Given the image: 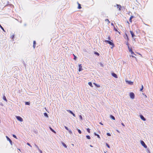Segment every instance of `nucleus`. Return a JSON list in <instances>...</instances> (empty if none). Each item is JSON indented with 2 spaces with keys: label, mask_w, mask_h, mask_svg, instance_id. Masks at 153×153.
<instances>
[{
  "label": "nucleus",
  "mask_w": 153,
  "mask_h": 153,
  "mask_svg": "<svg viewBox=\"0 0 153 153\" xmlns=\"http://www.w3.org/2000/svg\"><path fill=\"white\" fill-rule=\"evenodd\" d=\"M93 84L95 85V86L96 87H97V88H99V87H100V85L97 84V83H95L94 82L93 83Z\"/></svg>",
  "instance_id": "nucleus-15"
},
{
  "label": "nucleus",
  "mask_w": 153,
  "mask_h": 153,
  "mask_svg": "<svg viewBox=\"0 0 153 153\" xmlns=\"http://www.w3.org/2000/svg\"><path fill=\"white\" fill-rule=\"evenodd\" d=\"M131 56L132 57H133V58H136V57L134 56L133 55H132V56Z\"/></svg>",
  "instance_id": "nucleus-54"
},
{
  "label": "nucleus",
  "mask_w": 153,
  "mask_h": 153,
  "mask_svg": "<svg viewBox=\"0 0 153 153\" xmlns=\"http://www.w3.org/2000/svg\"><path fill=\"white\" fill-rule=\"evenodd\" d=\"M72 114L73 115V116L74 117H75L76 116H75V114L74 113H72Z\"/></svg>",
  "instance_id": "nucleus-48"
},
{
  "label": "nucleus",
  "mask_w": 153,
  "mask_h": 153,
  "mask_svg": "<svg viewBox=\"0 0 153 153\" xmlns=\"http://www.w3.org/2000/svg\"><path fill=\"white\" fill-rule=\"evenodd\" d=\"M9 6L11 8L13 7H14V6L11 4H7L6 6Z\"/></svg>",
  "instance_id": "nucleus-14"
},
{
  "label": "nucleus",
  "mask_w": 153,
  "mask_h": 153,
  "mask_svg": "<svg viewBox=\"0 0 153 153\" xmlns=\"http://www.w3.org/2000/svg\"><path fill=\"white\" fill-rule=\"evenodd\" d=\"M128 49L129 50V52L131 53V54L136 55L133 52L132 49L131 48H130L129 47H128Z\"/></svg>",
  "instance_id": "nucleus-6"
},
{
  "label": "nucleus",
  "mask_w": 153,
  "mask_h": 153,
  "mask_svg": "<svg viewBox=\"0 0 153 153\" xmlns=\"http://www.w3.org/2000/svg\"><path fill=\"white\" fill-rule=\"evenodd\" d=\"M79 118L81 120H82V117L81 115H79Z\"/></svg>",
  "instance_id": "nucleus-36"
},
{
  "label": "nucleus",
  "mask_w": 153,
  "mask_h": 153,
  "mask_svg": "<svg viewBox=\"0 0 153 153\" xmlns=\"http://www.w3.org/2000/svg\"><path fill=\"white\" fill-rule=\"evenodd\" d=\"M130 33L131 34V36H132V38H133L135 36V35L133 31L131 30L130 31Z\"/></svg>",
  "instance_id": "nucleus-11"
},
{
  "label": "nucleus",
  "mask_w": 153,
  "mask_h": 153,
  "mask_svg": "<svg viewBox=\"0 0 153 153\" xmlns=\"http://www.w3.org/2000/svg\"><path fill=\"white\" fill-rule=\"evenodd\" d=\"M64 127L66 130H69V129L68 127H67L66 126H65Z\"/></svg>",
  "instance_id": "nucleus-40"
},
{
  "label": "nucleus",
  "mask_w": 153,
  "mask_h": 153,
  "mask_svg": "<svg viewBox=\"0 0 153 153\" xmlns=\"http://www.w3.org/2000/svg\"><path fill=\"white\" fill-rule=\"evenodd\" d=\"M14 36H15V35L13 34L11 36L12 39V40L13 41L14 40Z\"/></svg>",
  "instance_id": "nucleus-32"
},
{
  "label": "nucleus",
  "mask_w": 153,
  "mask_h": 153,
  "mask_svg": "<svg viewBox=\"0 0 153 153\" xmlns=\"http://www.w3.org/2000/svg\"><path fill=\"white\" fill-rule=\"evenodd\" d=\"M114 30L116 31H117V29L115 27H114Z\"/></svg>",
  "instance_id": "nucleus-49"
},
{
  "label": "nucleus",
  "mask_w": 153,
  "mask_h": 153,
  "mask_svg": "<svg viewBox=\"0 0 153 153\" xmlns=\"http://www.w3.org/2000/svg\"><path fill=\"white\" fill-rule=\"evenodd\" d=\"M106 145L108 148H110V146L107 143H106Z\"/></svg>",
  "instance_id": "nucleus-34"
},
{
  "label": "nucleus",
  "mask_w": 153,
  "mask_h": 153,
  "mask_svg": "<svg viewBox=\"0 0 153 153\" xmlns=\"http://www.w3.org/2000/svg\"><path fill=\"white\" fill-rule=\"evenodd\" d=\"M38 150H39V152H40V153H42V152L41 150L39 149Z\"/></svg>",
  "instance_id": "nucleus-45"
},
{
  "label": "nucleus",
  "mask_w": 153,
  "mask_h": 153,
  "mask_svg": "<svg viewBox=\"0 0 153 153\" xmlns=\"http://www.w3.org/2000/svg\"><path fill=\"white\" fill-rule=\"evenodd\" d=\"M100 124L101 125H103V124L101 122H100Z\"/></svg>",
  "instance_id": "nucleus-56"
},
{
  "label": "nucleus",
  "mask_w": 153,
  "mask_h": 153,
  "mask_svg": "<svg viewBox=\"0 0 153 153\" xmlns=\"http://www.w3.org/2000/svg\"><path fill=\"white\" fill-rule=\"evenodd\" d=\"M88 84L91 87H93L92 83L91 82H89L88 83Z\"/></svg>",
  "instance_id": "nucleus-28"
},
{
  "label": "nucleus",
  "mask_w": 153,
  "mask_h": 153,
  "mask_svg": "<svg viewBox=\"0 0 153 153\" xmlns=\"http://www.w3.org/2000/svg\"><path fill=\"white\" fill-rule=\"evenodd\" d=\"M125 35L126 36L125 37V38L126 39H127V41H128L129 40V38L128 37V36L126 33Z\"/></svg>",
  "instance_id": "nucleus-16"
},
{
  "label": "nucleus",
  "mask_w": 153,
  "mask_h": 153,
  "mask_svg": "<svg viewBox=\"0 0 153 153\" xmlns=\"http://www.w3.org/2000/svg\"><path fill=\"white\" fill-rule=\"evenodd\" d=\"M86 138L88 139V140H90L91 138V137L89 135H86Z\"/></svg>",
  "instance_id": "nucleus-23"
},
{
  "label": "nucleus",
  "mask_w": 153,
  "mask_h": 153,
  "mask_svg": "<svg viewBox=\"0 0 153 153\" xmlns=\"http://www.w3.org/2000/svg\"><path fill=\"white\" fill-rule=\"evenodd\" d=\"M67 111L69 113H70L71 114L73 113L72 111L69 110H67Z\"/></svg>",
  "instance_id": "nucleus-25"
},
{
  "label": "nucleus",
  "mask_w": 153,
  "mask_h": 153,
  "mask_svg": "<svg viewBox=\"0 0 153 153\" xmlns=\"http://www.w3.org/2000/svg\"><path fill=\"white\" fill-rule=\"evenodd\" d=\"M49 128L50 130L53 132L54 133H56V132L51 127H49Z\"/></svg>",
  "instance_id": "nucleus-18"
},
{
  "label": "nucleus",
  "mask_w": 153,
  "mask_h": 153,
  "mask_svg": "<svg viewBox=\"0 0 153 153\" xmlns=\"http://www.w3.org/2000/svg\"><path fill=\"white\" fill-rule=\"evenodd\" d=\"M36 41H34L33 42V45H36Z\"/></svg>",
  "instance_id": "nucleus-47"
},
{
  "label": "nucleus",
  "mask_w": 153,
  "mask_h": 153,
  "mask_svg": "<svg viewBox=\"0 0 153 153\" xmlns=\"http://www.w3.org/2000/svg\"><path fill=\"white\" fill-rule=\"evenodd\" d=\"M44 115L46 117L48 118L49 117L48 114L46 112H45L44 113Z\"/></svg>",
  "instance_id": "nucleus-21"
},
{
  "label": "nucleus",
  "mask_w": 153,
  "mask_h": 153,
  "mask_svg": "<svg viewBox=\"0 0 153 153\" xmlns=\"http://www.w3.org/2000/svg\"><path fill=\"white\" fill-rule=\"evenodd\" d=\"M104 153H106V152H104Z\"/></svg>",
  "instance_id": "nucleus-63"
},
{
  "label": "nucleus",
  "mask_w": 153,
  "mask_h": 153,
  "mask_svg": "<svg viewBox=\"0 0 153 153\" xmlns=\"http://www.w3.org/2000/svg\"><path fill=\"white\" fill-rule=\"evenodd\" d=\"M0 27L5 32V30H4V28L1 25V24H0Z\"/></svg>",
  "instance_id": "nucleus-30"
},
{
  "label": "nucleus",
  "mask_w": 153,
  "mask_h": 153,
  "mask_svg": "<svg viewBox=\"0 0 153 153\" xmlns=\"http://www.w3.org/2000/svg\"><path fill=\"white\" fill-rule=\"evenodd\" d=\"M94 54L97 55V56H99L100 55V54L97 52H94Z\"/></svg>",
  "instance_id": "nucleus-27"
},
{
  "label": "nucleus",
  "mask_w": 153,
  "mask_h": 153,
  "mask_svg": "<svg viewBox=\"0 0 153 153\" xmlns=\"http://www.w3.org/2000/svg\"><path fill=\"white\" fill-rule=\"evenodd\" d=\"M30 102H25V105H30Z\"/></svg>",
  "instance_id": "nucleus-29"
},
{
  "label": "nucleus",
  "mask_w": 153,
  "mask_h": 153,
  "mask_svg": "<svg viewBox=\"0 0 153 153\" xmlns=\"http://www.w3.org/2000/svg\"><path fill=\"white\" fill-rule=\"evenodd\" d=\"M90 146L91 147H93V146H92L91 145H90Z\"/></svg>",
  "instance_id": "nucleus-60"
},
{
  "label": "nucleus",
  "mask_w": 153,
  "mask_h": 153,
  "mask_svg": "<svg viewBox=\"0 0 153 153\" xmlns=\"http://www.w3.org/2000/svg\"><path fill=\"white\" fill-rule=\"evenodd\" d=\"M117 132H119V131H118V130H117Z\"/></svg>",
  "instance_id": "nucleus-61"
},
{
  "label": "nucleus",
  "mask_w": 153,
  "mask_h": 153,
  "mask_svg": "<svg viewBox=\"0 0 153 153\" xmlns=\"http://www.w3.org/2000/svg\"><path fill=\"white\" fill-rule=\"evenodd\" d=\"M108 39L109 40H110L111 39L110 37L109 36L108 38Z\"/></svg>",
  "instance_id": "nucleus-44"
},
{
  "label": "nucleus",
  "mask_w": 153,
  "mask_h": 153,
  "mask_svg": "<svg viewBox=\"0 0 153 153\" xmlns=\"http://www.w3.org/2000/svg\"><path fill=\"white\" fill-rule=\"evenodd\" d=\"M143 88H144V87H143V85H142L141 88L140 89V91H142L143 89Z\"/></svg>",
  "instance_id": "nucleus-31"
},
{
  "label": "nucleus",
  "mask_w": 153,
  "mask_h": 153,
  "mask_svg": "<svg viewBox=\"0 0 153 153\" xmlns=\"http://www.w3.org/2000/svg\"><path fill=\"white\" fill-rule=\"evenodd\" d=\"M24 25H25V26H26V24H24Z\"/></svg>",
  "instance_id": "nucleus-59"
},
{
  "label": "nucleus",
  "mask_w": 153,
  "mask_h": 153,
  "mask_svg": "<svg viewBox=\"0 0 153 153\" xmlns=\"http://www.w3.org/2000/svg\"><path fill=\"white\" fill-rule=\"evenodd\" d=\"M9 4V1H7V4Z\"/></svg>",
  "instance_id": "nucleus-58"
},
{
  "label": "nucleus",
  "mask_w": 153,
  "mask_h": 153,
  "mask_svg": "<svg viewBox=\"0 0 153 153\" xmlns=\"http://www.w3.org/2000/svg\"><path fill=\"white\" fill-rule=\"evenodd\" d=\"M13 136L14 138H16V139H17V137L16 136V135H15L14 134H13Z\"/></svg>",
  "instance_id": "nucleus-39"
},
{
  "label": "nucleus",
  "mask_w": 153,
  "mask_h": 153,
  "mask_svg": "<svg viewBox=\"0 0 153 153\" xmlns=\"http://www.w3.org/2000/svg\"><path fill=\"white\" fill-rule=\"evenodd\" d=\"M61 143L63 146H64L65 148H67V146L66 145L64 142H62Z\"/></svg>",
  "instance_id": "nucleus-20"
},
{
  "label": "nucleus",
  "mask_w": 153,
  "mask_h": 153,
  "mask_svg": "<svg viewBox=\"0 0 153 153\" xmlns=\"http://www.w3.org/2000/svg\"><path fill=\"white\" fill-rule=\"evenodd\" d=\"M121 124H122V125L123 126H125V125H124V124L123 123H121Z\"/></svg>",
  "instance_id": "nucleus-55"
},
{
  "label": "nucleus",
  "mask_w": 153,
  "mask_h": 153,
  "mask_svg": "<svg viewBox=\"0 0 153 153\" xmlns=\"http://www.w3.org/2000/svg\"><path fill=\"white\" fill-rule=\"evenodd\" d=\"M134 17V16H131V17H130L129 19V21L131 22H132V19Z\"/></svg>",
  "instance_id": "nucleus-13"
},
{
  "label": "nucleus",
  "mask_w": 153,
  "mask_h": 153,
  "mask_svg": "<svg viewBox=\"0 0 153 153\" xmlns=\"http://www.w3.org/2000/svg\"><path fill=\"white\" fill-rule=\"evenodd\" d=\"M16 118L20 122H22L23 121V119L20 116H16Z\"/></svg>",
  "instance_id": "nucleus-4"
},
{
  "label": "nucleus",
  "mask_w": 153,
  "mask_h": 153,
  "mask_svg": "<svg viewBox=\"0 0 153 153\" xmlns=\"http://www.w3.org/2000/svg\"><path fill=\"white\" fill-rule=\"evenodd\" d=\"M140 119L143 121L146 120V119L144 118V116L142 114H140Z\"/></svg>",
  "instance_id": "nucleus-7"
},
{
  "label": "nucleus",
  "mask_w": 153,
  "mask_h": 153,
  "mask_svg": "<svg viewBox=\"0 0 153 153\" xmlns=\"http://www.w3.org/2000/svg\"><path fill=\"white\" fill-rule=\"evenodd\" d=\"M126 45L128 46V47H129V43L128 42L126 43Z\"/></svg>",
  "instance_id": "nucleus-41"
},
{
  "label": "nucleus",
  "mask_w": 153,
  "mask_h": 153,
  "mask_svg": "<svg viewBox=\"0 0 153 153\" xmlns=\"http://www.w3.org/2000/svg\"><path fill=\"white\" fill-rule=\"evenodd\" d=\"M68 131L69 133L70 134H72V131L71 130L69 129V130H68Z\"/></svg>",
  "instance_id": "nucleus-33"
},
{
  "label": "nucleus",
  "mask_w": 153,
  "mask_h": 153,
  "mask_svg": "<svg viewBox=\"0 0 153 153\" xmlns=\"http://www.w3.org/2000/svg\"><path fill=\"white\" fill-rule=\"evenodd\" d=\"M126 82L129 85H132L133 84V82H132L128 80H126Z\"/></svg>",
  "instance_id": "nucleus-9"
},
{
  "label": "nucleus",
  "mask_w": 153,
  "mask_h": 153,
  "mask_svg": "<svg viewBox=\"0 0 153 153\" xmlns=\"http://www.w3.org/2000/svg\"><path fill=\"white\" fill-rule=\"evenodd\" d=\"M23 64H24V65L25 66L26 64H25V62L24 61H23Z\"/></svg>",
  "instance_id": "nucleus-52"
},
{
  "label": "nucleus",
  "mask_w": 153,
  "mask_h": 153,
  "mask_svg": "<svg viewBox=\"0 0 153 153\" xmlns=\"http://www.w3.org/2000/svg\"><path fill=\"white\" fill-rule=\"evenodd\" d=\"M33 48L34 49L36 47V45H33Z\"/></svg>",
  "instance_id": "nucleus-51"
},
{
  "label": "nucleus",
  "mask_w": 153,
  "mask_h": 153,
  "mask_svg": "<svg viewBox=\"0 0 153 153\" xmlns=\"http://www.w3.org/2000/svg\"><path fill=\"white\" fill-rule=\"evenodd\" d=\"M35 146L38 149H39V148L38 146L37 145H36V144H35Z\"/></svg>",
  "instance_id": "nucleus-42"
},
{
  "label": "nucleus",
  "mask_w": 153,
  "mask_h": 153,
  "mask_svg": "<svg viewBox=\"0 0 153 153\" xmlns=\"http://www.w3.org/2000/svg\"><path fill=\"white\" fill-rule=\"evenodd\" d=\"M74 56V59L75 60H76V59L77 57L74 54H73Z\"/></svg>",
  "instance_id": "nucleus-37"
},
{
  "label": "nucleus",
  "mask_w": 153,
  "mask_h": 153,
  "mask_svg": "<svg viewBox=\"0 0 153 153\" xmlns=\"http://www.w3.org/2000/svg\"><path fill=\"white\" fill-rule=\"evenodd\" d=\"M79 69L78 71H81L83 69L82 68V66L81 64H79Z\"/></svg>",
  "instance_id": "nucleus-8"
},
{
  "label": "nucleus",
  "mask_w": 153,
  "mask_h": 153,
  "mask_svg": "<svg viewBox=\"0 0 153 153\" xmlns=\"http://www.w3.org/2000/svg\"><path fill=\"white\" fill-rule=\"evenodd\" d=\"M3 99L4 100L6 101H7V99L6 98V97L5 96H4L3 97Z\"/></svg>",
  "instance_id": "nucleus-24"
},
{
  "label": "nucleus",
  "mask_w": 153,
  "mask_h": 153,
  "mask_svg": "<svg viewBox=\"0 0 153 153\" xmlns=\"http://www.w3.org/2000/svg\"><path fill=\"white\" fill-rule=\"evenodd\" d=\"M111 25L113 26H114V24L113 23H111Z\"/></svg>",
  "instance_id": "nucleus-53"
},
{
  "label": "nucleus",
  "mask_w": 153,
  "mask_h": 153,
  "mask_svg": "<svg viewBox=\"0 0 153 153\" xmlns=\"http://www.w3.org/2000/svg\"><path fill=\"white\" fill-rule=\"evenodd\" d=\"M94 134L95 136H97V138H100V135L98 134H97L96 132H94Z\"/></svg>",
  "instance_id": "nucleus-19"
},
{
  "label": "nucleus",
  "mask_w": 153,
  "mask_h": 153,
  "mask_svg": "<svg viewBox=\"0 0 153 153\" xmlns=\"http://www.w3.org/2000/svg\"><path fill=\"white\" fill-rule=\"evenodd\" d=\"M86 130H87V132H88L89 133L90 132V128H87Z\"/></svg>",
  "instance_id": "nucleus-35"
},
{
  "label": "nucleus",
  "mask_w": 153,
  "mask_h": 153,
  "mask_svg": "<svg viewBox=\"0 0 153 153\" xmlns=\"http://www.w3.org/2000/svg\"><path fill=\"white\" fill-rule=\"evenodd\" d=\"M110 118L111 119H112L113 120H114L115 119V117L113 115H110Z\"/></svg>",
  "instance_id": "nucleus-17"
},
{
  "label": "nucleus",
  "mask_w": 153,
  "mask_h": 153,
  "mask_svg": "<svg viewBox=\"0 0 153 153\" xmlns=\"http://www.w3.org/2000/svg\"><path fill=\"white\" fill-rule=\"evenodd\" d=\"M148 152V153H150V151H149V150H148V152Z\"/></svg>",
  "instance_id": "nucleus-57"
},
{
  "label": "nucleus",
  "mask_w": 153,
  "mask_h": 153,
  "mask_svg": "<svg viewBox=\"0 0 153 153\" xmlns=\"http://www.w3.org/2000/svg\"><path fill=\"white\" fill-rule=\"evenodd\" d=\"M105 21H108L109 22H110V21H109V20L108 19H106L105 20Z\"/></svg>",
  "instance_id": "nucleus-50"
},
{
  "label": "nucleus",
  "mask_w": 153,
  "mask_h": 153,
  "mask_svg": "<svg viewBox=\"0 0 153 153\" xmlns=\"http://www.w3.org/2000/svg\"><path fill=\"white\" fill-rule=\"evenodd\" d=\"M6 138H7V140L8 141H9L11 145L12 146L13 145L12 141L7 136H6Z\"/></svg>",
  "instance_id": "nucleus-5"
},
{
  "label": "nucleus",
  "mask_w": 153,
  "mask_h": 153,
  "mask_svg": "<svg viewBox=\"0 0 153 153\" xmlns=\"http://www.w3.org/2000/svg\"><path fill=\"white\" fill-rule=\"evenodd\" d=\"M76 130L77 131H78V133L79 134H81L82 131H81L80 129H79L78 128H77L76 129Z\"/></svg>",
  "instance_id": "nucleus-26"
},
{
  "label": "nucleus",
  "mask_w": 153,
  "mask_h": 153,
  "mask_svg": "<svg viewBox=\"0 0 153 153\" xmlns=\"http://www.w3.org/2000/svg\"><path fill=\"white\" fill-rule=\"evenodd\" d=\"M77 3L78 4V8L79 9H81L82 8V7L81 6V4H79L78 2H77Z\"/></svg>",
  "instance_id": "nucleus-22"
},
{
  "label": "nucleus",
  "mask_w": 153,
  "mask_h": 153,
  "mask_svg": "<svg viewBox=\"0 0 153 153\" xmlns=\"http://www.w3.org/2000/svg\"><path fill=\"white\" fill-rule=\"evenodd\" d=\"M140 143L145 148H147V146L145 144L144 142L142 140H141L140 141Z\"/></svg>",
  "instance_id": "nucleus-3"
},
{
  "label": "nucleus",
  "mask_w": 153,
  "mask_h": 153,
  "mask_svg": "<svg viewBox=\"0 0 153 153\" xmlns=\"http://www.w3.org/2000/svg\"><path fill=\"white\" fill-rule=\"evenodd\" d=\"M117 8H119V10H121V6L120 4H117Z\"/></svg>",
  "instance_id": "nucleus-12"
},
{
  "label": "nucleus",
  "mask_w": 153,
  "mask_h": 153,
  "mask_svg": "<svg viewBox=\"0 0 153 153\" xmlns=\"http://www.w3.org/2000/svg\"><path fill=\"white\" fill-rule=\"evenodd\" d=\"M27 144L28 145V146H30L31 147V145H30V144L28 143H27Z\"/></svg>",
  "instance_id": "nucleus-46"
},
{
  "label": "nucleus",
  "mask_w": 153,
  "mask_h": 153,
  "mask_svg": "<svg viewBox=\"0 0 153 153\" xmlns=\"http://www.w3.org/2000/svg\"><path fill=\"white\" fill-rule=\"evenodd\" d=\"M104 42H105L107 43L110 45H111L112 46V47H111V48L112 49L115 46V45L113 43V41L112 40L110 41L109 40H104Z\"/></svg>",
  "instance_id": "nucleus-1"
},
{
  "label": "nucleus",
  "mask_w": 153,
  "mask_h": 153,
  "mask_svg": "<svg viewBox=\"0 0 153 153\" xmlns=\"http://www.w3.org/2000/svg\"><path fill=\"white\" fill-rule=\"evenodd\" d=\"M111 75L113 77H114L115 78H117L118 77L117 75V74H115V73H114V72L111 73Z\"/></svg>",
  "instance_id": "nucleus-10"
},
{
  "label": "nucleus",
  "mask_w": 153,
  "mask_h": 153,
  "mask_svg": "<svg viewBox=\"0 0 153 153\" xmlns=\"http://www.w3.org/2000/svg\"><path fill=\"white\" fill-rule=\"evenodd\" d=\"M130 97L132 99H134V98L135 95L132 92H131L129 94Z\"/></svg>",
  "instance_id": "nucleus-2"
},
{
  "label": "nucleus",
  "mask_w": 153,
  "mask_h": 153,
  "mask_svg": "<svg viewBox=\"0 0 153 153\" xmlns=\"http://www.w3.org/2000/svg\"><path fill=\"white\" fill-rule=\"evenodd\" d=\"M100 65L102 67H103V65L102 63H100Z\"/></svg>",
  "instance_id": "nucleus-43"
},
{
  "label": "nucleus",
  "mask_w": 153,
  "mask_h": 153,
  "mask_svg": "<svg viewBox=\"0 0 153 153\" xmlns=\"http://www.w3.org/2000/svg\"><path fill=\"white\" fill-rule=\"evenodd\" d=\"M22 22V21H21L20 22V23H21Z\"/></svg>",
  "instance_id": "nucleus-62"
},
{
  "label": "nucleus",
  "mask_w": 153,
  "mask_h": 153,
  "mask_svg": "<svg viewBox=\"0 0 153 153\" xmlns=\"http://www.w3.org/2000/svg\"><path fill=\"white\" fill-rule=\"evenodd\" d=\"M106 135L108 136H111V134L109 133H106Z\"/></svg>",
  "instance_id": "nucleus-38"
}]
</instances>
